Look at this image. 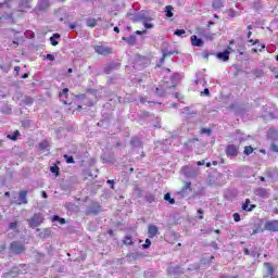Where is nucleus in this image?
<instances>
[{"mask_svg": "<svg viewBox=\"0 0 278 278\" xmlns=\"http://www.w3.org/2000/svg\"><path fill=\"white\" fill-rule=\"evenodd\" d=\"M59 97L64 105H68V101H66V99H68V88H64L63 91L59 93Z\"/></svg>", "mask_w": 278, "mask_h": 278, "instance_id": "obj_11", "label": "nucleus"}, {"mask_svg": "<svg viewBox=\"0 0 278 278\" xmlns=\"http://www.w3.org/2000/svg\"><path fill=\"white\" fill-rule=\"evenodd\" d=\"M243 153H244L245 155H251V153H253V147L247 146V147L244 148Z\"/></svg>", "mask_w": 278, "mask_h": 278, "instance_id": "obj_33", "label": "nucleus"}, {"mask_svg": "<svg viewBox=\"0 0 278 278\" xmlns=\"http://www.w3.org/2000/svg\"><path fill=\"white\" fill-rule=\"evenodd\" d=\"M197 164H198V166H204L205 165V161L204 160L198 161Z\"/></svg>", "mask_w": 278, "mask_h": 278, "instance_id": "obj_45", "label": "nucleus"}, {"mask_svg": "<svg viewBox=\"0 0 278 278\" xmlns=\"http://www.w3.org/2000/svg\"><path fill=\"white\" fill-rule=\"evenodd\" d=\"M175 53H177V51L163 50V56L161 58V62H164V60H166V58L170 55H175Z\"/></svg>", "mask_w": 278, "mask_h": 278, "instance_id": "obj_18", "label": "nucleus"}, {"mask_svg": "<svg viewBox=\"0 0 278 278\" xmlns=\"http://www.w3.org/2000/svg\"><path fill=\"white\" fill-rule=\"evenodd\" d=\"M164 201H168L169 205H175V199L170 198V193L164 195Z\"/></svg>", "mask_w": 278, "mask_h": 278, "instance_id": "obj_25", "label": "nucleus"}, {"mask_svg": "<svg viewBox=\"0 0 278 278\" xmlns=\"http://www.w3.org/2000/svg\"><path fill=\"white\" fill-rule=\"evenodd\" d=\"M173 273H174L175 275H179V273H184V270H181V268H179V267H175L174 270H173Z\"/></svg>", "mask_w": 278, "mask_h": 278, "instance_id": "obj_41", "label": "nucleus"}, {"mask_svg": "<svg viewBox=\"0 0 278 278\" xmlns=\"http://www.w3.org/2000/svg\"><path fill=\"white\" fill-rule=\"evenodd\" d=\"M190 186H192L191 182H186L185 187L180 191H178L179 197H182V199L188 197V193L192 192V188Z\"/></svg>", "mask_w": 278, "mask_h": 278, "instance_id": "obj_8", "label": "nucleus"}, {"mask_svg": "<svg viewBox=\"0 0 278 278\" xmlns=\"http://www.w3.org/2000/svg\"><path fill=\"white\" fill-rule=\"evenodd\" d=\"M59 223H60V225H66V219L60 218V219H59Z\"/></svg>", "mask_w": 278, "mask_h": 278, "instance_id": "obj_48", "label": "nucleus"}, {"mask_svg": "<svg viewBox=\"0 0 278 278\" xmlns=\"http://www.w3.org/2000/svg\"><path fill=\"white\" fill-rule=\"evenodd\" d=\"M252 35H253V33L251 30L248 31V38H251Z\"/></svg>", "mask_w": 278, "mask_h": 278, "instance_id": "obj_57", "label": "nucleus"}, {"mask_svg": "<svg viewBox=\"0 0 278 278\" xmlns=\"http://www.w3.org/2000/svg\"><path fill=\"white\" fill-rule=\"evenodd\" d=\"M244 253H245V255H252L253 257H256V256L260 257V254H257L255 252L251 253L249 250H245Z\"/></svg>", "mask_w": 278, "mask_h": 278, "instance_id": "obj_36", "label": "nucleus"}, {"mask_svg": "<svg viewBox=\"0 0 278 278\" xmlns=\"http://www.w3.org/2000/svg\"><path fill=\"white\" fill-rule=\"evenodd\" d=\"M10 249L16 255H21V253H25V245L18 241H13L10 245Z\"/></svg>", "mask_w": 278, "mask_h": 278, "instance_id": "obj_2", "label": "nucleus"}, {"mask_svg": "<svg viewBox=\"0 0 278 278\" xmlns=\"http://www.w3.org/2000/svg\"><path fill=\"white\" fill-rule=\"evenodd\" d=\"M229 53H231V48H228L224 52H218L217 58L218 60H223V62H227L229 60Z\"/></svg>", "mask_w": 278, "mask_h": 278, "instance_id": "obj_9", "label": "nucleus"}, {"mask_svg": "<svg viewBox=\"0 0 278 278\" xmlns=\"http://www.w3.org/2000/svg\"><path fill=\"white\" fill-rule=\"evenodd\" d=\"M226 154L228 157H238V148L235 144L227 146Z\"/></svg>", "mask_w": 278, "mask_h": 278, "instance_id": "obj_6", "label": "nucleus"}, {"mask_svg": "<svg viewBox=\"0 0 278 278\" xmlns=\"http://www.w3.org/2000/svg\"><path fill=\"white\" fill-rule=\"evenodd\" d=\"M99 212H101V206L97 205V206H90L88 210V214H99Z\"/></svg>", "mask_w": 278, "mask_h": 278, "instance_id": "obj_19", "label": "nucleus"}, {"mask_svg": "<svg viewBox=\"0 0 278 278\" xmlns=\"http://www.w3.org/2000/svg\"><path fill=\"white\" fill-rule=\"evenodd\" d=\"M276 61L278 62V54L276 55Z\"/></svg>", "mask_w": 278, "mask_h": 278, "instance_id": "obj_64", "label": "nucleus"}, {"mask_svg": "<svg viewBox=\"0 0 278 278\" xmlns=\"http://www.w3.org/2000/svg\"><path fill=\"white\" fill-rule=\"evenodd\" d=\"M218 162L217 161H213V166H217Z\"/></svg>", "mask_w": 278, "mask_h": 278, "instance_id": "obj_58", "label": "nucleus"}, {"mask_svg": "<svg viewBox=\"0 0 278 278\" xmlns=\"http://www.w3.org/2000/svg\"><path fill=\"white\" fill-rule=\"evenodd\" d=\"M157 226L155 225H149L148 226V233H149V238H155V236H157Z\"/></svg>", "mask_w": 278, "mask_h": 278, "instance_id": "obj_12", "label": "nucleus"}, {"mask_svg": "<svg viewBox=\"0 0 278 278\" xmlns=\"http://www.w3.org/2000/svg\"><path fill=\"white\" fill-rule=\"evenodd\" d=\"M88 27H97V20L96 18H88L87 20Z\"/></svg>", "mask_w": 278, "mask_h": 278, "instance_id": "obj_27", "label": "nucleus"}, {"mask_svg": "<svg viewBox=\"0 0 278 278\" xmlns=\"http://www.w3.org/2000/svg\"><path fill=\"white\" fill-rule=\"evenodd\" d=\"M20 136L21 132L16 130L13 135H8L7 138H9V140H16V138H18Z\"/></svg>", "mask_w": 278, "mask_h": 278, "instance_id": "obj_29", "label": "nucleus"}, {"mask_svg": "<svg viewBox=\"0 0 278 278\" xmlns=\"http://www.w3.org/2000/svg\"><path fill=\"white\" fill-rule=\"evenodd\" d=\"M49 147V142L48 141H41L40 143H39V149H40V151H45V149H47Z\"/></svg>", "mask_w": 278, "mask_h": 278, "instance_id": "obj_31", "label": "nucleus"}, {"mask_svg": "<svg viewBox=\"0 0 278 278\" xmlns=\"http://www.w3.org/2000/svg\"><path fill=\"white\" fill-rule=\"evenodd\" d=\"M43 220L45 218L42 217L41 214H35L33 218L28 219V225L33 229H36V227H40V225H42Z\"/></svg>", "mask_w": 278, "mask_h": 278, "instance_id": "obj_1", "label": "nucleus"}, {"mask_svg": "<svg viewBox=\"0 0 278 278\" xmlns=\"http://www.w3.org/2000/svg\"><path fill=\"white\" fill-rule=\"evenodd\" d=\"M123 40H126L128 45H136V36L131 35L130 37H123Z\"/></svg>", "mask_w": 278, "mask_h": 278, "instance_id": "obj_23", "label": "nucleus"}, {"mask_svg": "<svg viewBox=\"0 0 278 278\" xmlns=\"http://www.w3.org/2000/svg\"><path fill=\"white\" fill-rule=\"evenodd\" d=\"M58 38H60V34H54L52 37H50V42L52 47H58Z\"/></svg>", "mask_w": 278, "mask_h": 278, "instance_id": "obj_21", "label": "nucleus"}, {"mask_svg": "<svg viewBox=\"0 0 278 278\" xmlns=\"http://www.w3.org/2000/svg\"><path fill=\"white\" fill-rule=\"evenodd\" d=\"M248 29H253V26H252V25H249V26H248Z\"/></svg>", "mask_w": 278, "mask_h": 278, "instance_id": "obj_62", "label": "nucleus"}, {"mask_svg": "<svg viewBox=\"0 0 278 278\" xmlns=\"http://www.w3.org/2000/svg\"><path fill=\"white\" fill-rule=\"evenodd\" d=\"M277 136H278V131L275 130V128H270L267 132V138H271L273 140H275Z\"/></svg>", "mask_w": 278, "mask_h": 278, "instance_id": "obj_20", "label": "nucleus"}, {"mask_svg": "<svg viewBox=\"0 0 278 278\" xmlns=\"http://www.w3.org/2000/svg\"><path fill=\"white\" fill-rule=\"evenodd\" d=\"M242 210L244 212H253V210H255V204H251V200L245 199V202L242 205Z\"/></svg>", "mask_w": 278, "mask_h": 278, "instance_id": "obj_10", "label": "nucleus"}, {"mask_svg": "<svg viewBox=\"0 0 278 278\" xmlns=\"http://www.w3.org/2000/svg\"><path fill=\"white\" fill-rule=\"evenodd\" d=\"M114 31H115L116 34H119V33H121V29L118 28V26H115V27H114Z\"/></svg>", "mask_w": 278, "mask_h": 278, "instance_id": "obj_50", "label": "nucleus"}, {"mask_svg": "<svg viewBox=\"0 0 278 278\" xmlns=\"http://www.w3.org/2000/svg\"><path fill=\"white\" fill-rule=\"evenodd\" d=\"M143 25H144L146 29H153V24H151V23L146 22Z\"/></svg>", "mask_w": 278, "mask_h": 278, "instance_id": "obj_42", "label": "nucleus"}, {"mask_svg": "<svg viewBox=\"0 0 278 278\" xmlns=\"http://www.w3.org/2000/svg\"><path fill=\"white\" fill-rule=\"evenodd\" d=\"M124 244L126 245H130V244H134V241L131 239V236H126L125 239H124Z\"/></svg>", "mask_w": 278, "mask_h": 278, "instance_id": "obj_32", "label": "nucleus"}, {"mask_svg": "<svg viewBox=\"0 0 278 278\" xmlns=\"http://www.w3.org/2000/svg\"><path fill=\"white\" fill-rule=\"evenodd\" d=\"M27 77H29V74H24V75L22 76L23 79H27Z\"/></svg>", "mask_w": 278, "mask_h": 278, "instance_id": "obj_56", "label": "nucleus"}, {"mask_svg": "<svg viewBox=\"0 0 278 278\" xmlns=\"http://www.w3.org/2000/svg\"><path fill=\"white\" fill-rule=\"evenodd\" d=\"M51 5V2L49 0H39L37 3V12H46V10H49V7Z\"/></svg>", "mask_w": 278, "mask_h": 278, "instance_id": "obj_4", "label": "nucleus"}, {"mask_svg": "<svg viewBox=\"0 0 278 278\" xmlns=\"http://www.w3.org/2000/svg\"><path fill=\"white\" fill-rule=\"evenodd\" d=\"M136 34L137 36H142V34H147V30H137Z\"/></svg>", "mask_w": 278, "mask_h": 278, "instance_id": "obj_46", "label": "nucleus"}, {"mask_svg": "<svg viewBox=\"0 0 278 278\" xmlns=\"http://www.w3.org/2000/svg\"><path fill=\"white\" fill-rule=\"evenodd\" d=\"M212 5L214 10H220L223 8V0H214Z\"/></svg>", "mask_w": 278, "mask_h": 278, "instance_id": "obj_22", "label": "nucleus"}, {"mask_svg": "<svg viewBox=\"0 0 278 278\" xmlns=\"http://www.w3.org/2000/svg\"><path fill=\"white\" fill-rule=\"evenodd\" d=\"M184 34H186L185 29H176L174 33L175 36H184Z\"/></svg>", "mask_w": 278, "mask_h": 278, "instance_id": "obj_34", "label": "nucleus"}, {"mask_svg": "<svg viewBox=\"0 0 278 278\" xmlns=\"http://www.w3.org/2000/svg\"><path fill=\"white\" fill-rule=\"evenodd\" d=\"M198 214H200L199 218L202 219L203 218V211L202 210H198Z\"/></svg>", "mask_w": 278, "mask_h": 278, "instance_id": "obj_49", "label": "nucleus"}, {"mask_svg": "<svg viewBox=\"0 0 278 278\" xmlns=\"http://www.w3.org/2000/svg\"><path fill=\"white\" fill-rule=\"evenodd\" d=\"M14 71L18 73L21 71V67L20 66H15Z\"/></svg>", "mask_w": 278, "mask_h": 278, "instance_id": "obj_55", "label": "nucleus"}, {"mask_svg": "<svg viewBox=\"0 0 278 278\" xmlns=\"http://www.w3.org/2000/svg\"><path fill=\"white\" fill-rule=\"evenodd\" d=\"M273 151H275L276 153H278V147H277V146H273Z\"/></svg>", "mask_w": 278, "mask_h": 278, "instance_id": "obj_52", "label": "nucleus"}, {"mask_svg": "<svg viewBox=\"0 0 278 278\" xmlns=\"http://www.w3.org/2000/svg\"><path fill=\"white\" fill-rule=\"evenodd\" d=\"M202 94H205V97H210V89L205 88Z\"/></svg>", "mask_w": 278, "mask_h": 278, "instance_id": "obj_43", "label": "nucleus"}, {"mask_svg": "<svg viewBox=\"0 0 278 278\" xmlns=\"http://www.w3.org/2000/svg\"><path fill=\"white\" fill-rule=\"evenodd\" d=\"M24 102L26 105H31V103H34V99L26 97Z\"/></svg>", "mask_w": 278, "mask_h": 278, "instance_id": "obj_35", "label": "nucleus"}, {"mask_svg": "<svg viewBox=\"0 0 278 278\" xmlns=\"http://www.w3.org/2000/svg\"><path fill=\"white\" fill-rule=\"evenodd\" d=\"M265 48V46L263 45V46H261V49L258 50V51H262V49H264Z\"/></svg>", "mask_w": 278, "mask_h": 278, "instance_id": "obj_63", "label": "nucleus"}, {"mask_svg": "<svg viewBox=\"0 0 278 278\" xmlns=\"http://www.w3.org/2000/svg\"><path fill=\"white\" fill-rule=\"evenodd\" d=\"M201 134H207V136H210L212 134V129H210V128H202L201 129Z\"/></svg>", "mask_w": 278, "mask_h": 278, "instance_id": "obj_37", "label": "nucleus"}, {"mask_svg": "<svg viewBox=\"0 0 278 278\" xmlns=\"http://www.w3.org/2000/svg\"><path fill=\"white\" fill-rule=\"evenodd\" d=\"M76 27H77L76 24H71V25H70V28H71V29H75Z\"/></svg>", "mask_w": 278, "mask_h": 278, "instance_id": "obj_53", "label": "nucleus"}, {"mask_svg": "<svg viewBox=\"0 0 278 278\" xmlns=\"http://www.w3.org/2000/svg\"><path fill=\"white\" fill-rule=\"evenodd\" d=\"M261 181H266V178H264V176H261Z\"/></svg>", "mask_w": 278, "mask_h": 278, "instance_id": "obj_60", "label": "nucleus"}, {"mask_svg": "<svg viewBox=\"0 0 278 278\" xmlns=\"http://www.w3.org/2000/svg\"><path fill=\"white\" fill-rule=\"evenodd\" d=\"M94 51L96 53H99V55H110V53H112V48H108L105 46H96Z\"/></svg>", "mask_w": 278, "mask_h": 278, "instance_id": "obj_5", "label": "nucleus"}, {"mask_svg": "<svg viewBox=\"0 0 278 278\" xmlns=\"http://www.w3.org/2000/svg\"><path fill=\"white\" fill-rule=\"evenodd\" d=\"M119 68H121V63L113 62V63L108 64L104 67V73L106 75H110V73H112V71H118Z\"/></svg>", "mask_w": 278, "mask_h": 278, "instance_id": "obj_7", "label": "nucleus"}, {"mask_svg": "<svg viewBox=\"0 0 278 278\" xmlns=\"http://www.w3.org/2000/svg\"><path fill=\"white\" fill-rule=\"evenodd\" d=\"M265 229L266 231H278V220H267L265 222Z\"/></svg>", "mask_w": 278, "mask_h": 278, "instance_id": "obj_3", "label": "nucleus"}, {"mask_svg": "<svg viewBox=\"0 0 278 278\" xmlns=\"http://www.w3.org/2000/svg\"><path fill=\"white\" fill-rule=\"evenodd\" d=\"M9 229H10L11 231H18V222H11V223L9 224Z\"/></svg>", "mask_w": 278, "mask_h": 278, "instance_id": "obj_24", "label": "nucleus"}, {"mask_svg": "<svg viewBox=\"0 0 278 278\" xmlns=\"http://www.w3.org/2000/svg\"><path fill=\"white\" fill-rule=\"evenodd\" d=\"M46 60H49L50 62H53L55 60V56L53 54H47Z\"/></svg>", "mask_w": 278, "mask_h": 278, "instance_id": "obj_40", "label": "nucleus"}, {"mask_svg": "<svg viewBox=\"0 0 278 278\" xmlns=\"http://www.w3.org/2000/svg\"><path fill=\"white\" fill-rule=\"evenodd\" d=\"M64 160L67 164H75V159L68 154L64 155Z\"/></svg>", "mask_w": 278, "mask_h": 278, "instance_id": "obj_28", "label": "nucleus"}, {"mask_svg": "<svg viewBox=\"0 0 278 278\" xmlns=\"http://www.w3.org/2000/svg\"><path fill=\"white\" fill-rule=\"evenodd\" d=\"M156 94H159V97H164V93L162 90H160V88H156Z\"/></svg>", "mask_w": 278, "mask_h": 278, "instance_id": "obj_44", "label": "nucleus"}, {"mask_svg": "<svg viewBox=\"0 0 278 278\" xmlns=\"http://www.w3.org/2000/svg\"><path fill=\"white\" fill-rule=\"evenodd\" d=\"M210 166H212V163H206V168H210Z\"/></svg>", "mask_w": 278, "mask_h": 278, "instance_id": "obj_59", "label": "nucleus"}, {"mask_svg": "<svg viewBox=\"0 0 278 278\" xmlns=\"http://www.w3.org/2000/svg\"><path fill=\"white\" fill-rule=\"evenodd\" d=\"M23 203L27 204V191L26 190H23L20 192L17 205H23Z\"/></svg>", "mask_w": 278, "mask_h": 278, "instance_id": "obj_14", "label": "nucleus"}, {"mask_svg": "<svg viewBox=\"0 0 278 278\" xmlns=\"http://www.w3.org/2000/svg\"><path fill=\"white\" fill-rule=\"evenodd\" d=\"M41 197H42L43 199H47V193H46L45 191H42V192H41Z\"/></svg>", "mask_w": 278, "mask_h": 278, "instance_id": "obj_54", "label": "nucleus"}, {"mask_svg": "<svg viewBox=\"0 0 278 278\" xmlns=\"http://www.w3.org/2000/svg\"><path fill=\"white\" fill-rule=\"evenodd\" d=\"M254 194L264 199L268 195V190H266L265 188H258L255 190Z\"/></svg>", "mask_w": 278, "mask_h": 278, "instance_id": "obj_15", "label": "nucleus"}, {"mask_svg": "<svg viewBox=\"0 0 278 278\" xmlns=\"http://www.w3.org/2000/svg\"><path fill=\"white\" fill-rule=\"evenodd\" d=\"M175 97H176V99H179V93L176 92V93H175Z\"/></svg>", "mask_w": 278, "mask_h": 278, "instance_id": "obj_61", "label": "nucleus"}, {"mask_svg": "<svg viewBox=\"0 0 278 278\" xmlns=\"http://www.w3.org/2000/svg\"><path fill=\"white\" fill-rule=\"evenodd\" d=\"M173 10H174V8L172 5L165 7V16L167 18H173V16H174Z\"/></svg>", "mask_w": 278, "mask_h": 278, "instance_id": "obj_16", "label": "nucleus"}, {"mask_svg": "<svg viewBox=\"0 0 278 278\" xmlns=\"http://www.w3.org/2000/svg\"><path fill=\"white\" fill-rule=\"evenodd\" d=\"M149 247H151V240L147 239L146 243L142 245L143 249H149Z\"/></svg>", "mask_w": 278, "mask_h": 278, "instance_id": "obj_38", "label": "nucleus"}, {"mask_svg": "<svg viewBox=\"0 0 278 278\" xmlns=\"http://www.w3.org/2000/svg\"><path fill=\"white\" fill-rule=\"evenodd\" d=\"M50 172L58 177V175H60V167H58V165L51 166Z\"/></svg>", "mask_w": 278, "mask_h": 278, "instance_id": "obj_30", "label": "nucleus"}, {"mask_svg": "<svg viewBox=\"0 0 278 278\" xmlns=\"http://www.w3.org/2000/svg\"><path fill=\"white\" fill-rule=\"evenodd\" d=\"M130 143L132 147H142V141H140L138 138H132Z\"/></svg>", "mask_w": 278, "mask_h": 278, "instance_id": "obj_26", "label": "nucleus"}, {"mask_svg": "<svg viewBox=\"0 0 278 278\" xmlns=\"http://www.w3.org/2000/svg\"><path fill=\"white\" fill-rule=\"evenodd\" d=\"M235 223H240V215L238 213H235L233 215Z\"/></svg>", "mask_w": 278, "mask_h": 278, "instance_id": "obj_39", "label": "nucleus"}, {"mask_svg": "<svg viewBox=\"0 0 278 278\" xmlns=\"http://www.w3.org/2000/svg\"><path fill=\"white\" fill-rule=\"evenodd\" d=\"M264 267H265V269L267 271V275L269 277H273V275H274L273 265L270 263H264Z\"/></svg>", "mask_w": 278, "mask_h": 278, "instance_id": "obj_17", "label": "nucleus"}, {"mask_svg": "<svg viewBox=\"0 0 278 278\" xmlns=\"http://www.w3.org/2000/svg\"><path fill=\"white\" fill-rule=\"evenodd\" d=\"M191 45H192V47H202L203 39L197 37V35H193V36H191Z\"/></svg>", "mask_w": 278, "mask_h": 278, "instance_id": "obj_13", "label": "nucleus"}, {"mask_svg": "<svg viewBox=\"0 0 278 278\" xmlns=\"http://www.w3.org/2000/svg\"><path fill=\"white\" fill-rule=\"evenodd\" d=\"M52 220H53V223H55V222H60V216H58V215H54L53 217H52Z\"/></svg>", "mask_w": 278, "mask_h": 278, "instance_id": "obj_47", "label": "nucleus"}, {"mask_svg": "<svg viewBox=\"0 0 278 278\" xmlns=\"http://www.w3.org/2000/svg\"><path fill=\"white\" fill-rule=\"evenodd\" d=\"M106 184H110L114 188V180H108Z\"/></svg>", "mask_w": 278, "mask_h": 278, "instance_id": "obj_51", "label": "nucleus"}]
</instances>
